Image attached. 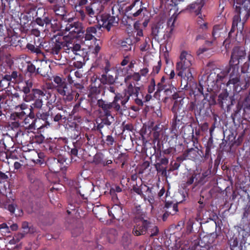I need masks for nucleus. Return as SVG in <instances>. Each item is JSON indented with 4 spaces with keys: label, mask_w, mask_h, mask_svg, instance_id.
<instances>
[{
    "label": "nucleus",
    "mask_w": 250,
    "mask_h": 250,
    "mask_svg": "<svg viewBox=\"0 0 250 250\" xmlns=\"http://www.w3.org/2000/svg\"><path fill=\"white\" fill-rule=\"evenodd\" d=\"M140 206L136 208V212L133 219L134 226L132 234L136 236L149 234L150 237L157 236L159 232V229L154 224L147 216V213L138 209Z\"/></svg>",
    "instance_id": "nucleus-1"
},
{
    "label": "nucleus",
    "mask_w": 250,
    "mask_h": 250,
    "mask_svg": "<svg viewBox=\"0 0 250 250\" xmlns=\"http://www.w3.org/2000/svg\"><path fill=\"white\" fill-rule=\"evenodd\" d=\"M193 57L186 51H183L180 56V61L176 64V70L179 77H187V80L191 81L193 77L191 72Z\"/></svg>",
    "instance_id": "nucleus-2"
},
{
    "label": "nucleus",
    "mask_w": 250,
    "mask_h": 250,
    "mask_svg": "<svg viewBox=\"0 0 250 250\" xmlns=\"http://www.w3.org/2000/svg\"><path fill=\"white\" fill-rule=\"evenodd\" d=\"M53 81L56 84L54 88L60 95L63 96V99L65 102H71L74 97L78 99L79 97V94L68 84L64 79L59 76H55Z\"/></svg>",
    "instance_id": "nucleus-3"
},
{
    "label": "nucleus",
    "mask_w": 250,
    "mask_h": 250,
    "mask_svg": "<svg viewBox=\"0 0 250 250\" xmlns=\"http://www.w3.org/2000/svg\"><path fill=\"white\" fill-rule=\"evenodd\" d=\"M51 95V93L45 89L33 88L31 90V95L26 102L33 101L31 106L36 109H40L43 105V102L48 100Z\"/></svg>",
    "instance_id": "nucleus-4"
},
{
    "label": "nucleus",
    "mask_w": 250,
    "mask_h": 250,
    "mask_svg": "<svg viewBox=\"0 0 250 250\" xmlns=\"http://www.w3.org/2000/svg\"><path fill=\"white\" fill-rule=\"evenodd\" d=\"M126 87L124 89L122 93H117V97H119L121 104L123 109L125 110L127 107L126 104L128 102L130 97H138L141 91V87L136 85L134 82L125 83Z\"/></svg>",
    "instance_id": "nucleus-5"
},
{
    "label": "nucleus",
    "mask_w": 250,
    "mask_h": 250,
    "mask_svg": "<svg viewBox=\"0 0 250 250\" xmlns=\"http://www.w3.org/2000/svg\"><path fill=\"white\" fill-rule=\"evenodd\" d=\"M119 97H117L116 95L112 102L108 103L102 99H100L97 100V105L102 110L104 115L109 116L110 114H112L111 112L112 111L118 113H122L123 111L124 110L122 105H120V104L119 103Z\"/></svg>",
    "instance_id": "nucleus-6"
},
{
    "label": "nucleus",
    "mask_w": 250,
    "mask_h": 250,
    "mask_svg": "<svg viewBox=\"0 0 250 250\" xmlns=\"http://www.w3.org/2000/svg\"><path fill=\"white\" fill-rule=\"evenodd\" d=\"M0 87L6 89L10 86L11 82H21L22 74L17 71H12L11 73L6 71L0 74Z\"/></svg>",
    "instance_id": "nucleus-7"
},
{
    "label": "nucleus",
    "mask_w": 250,
    "mask_h": 250,
    "mask_svg": "<svg viewBox=\"0 0 250 250\" xmlns=\"http://www.w3.org/2000/svg\"><path fill=\"white\" fill-rule=\"evenodd\" d=\"M111 10L112 16L109 15L102 18L101 20L102 24L99 23L98 24L100 26L99 29L102 27L104 29L109 31L112 27L116 26L118 24L119 21L118 16L120 13L119 9L118 6H113L112 7Z\"/></svg>",
    "instance_id": "nucleus-8"
},
{
    "label": "nucleus",
    "mask_w": 250,
    "mask_h": 250,
    "mask_svg": "<svg viewBox=\"0 0 250 250\" xmlns=\"http://www.w3.org/2000/svg\"><path fill=\"white\" fill-rule=\"evenodd\" d=\"M245 55V51L241 49L240 47H234L229 62V66L227 69L229 71L232 69L233 74L237 73L239 68L240 61L244 58Z\"/></svg>",
    "instance_id": "nucleus-9"
},
{
    "label": "nucleus",
    "mask_w": 250,
    "mask_h": 250,
    "mask_svg": "<svg viewBox=\"0 0 250 250\" xmlns=\"http://www.w3.org/2000/svg\"><path fill=\"white\" fill-rule=\"evenodd\" d=\"M147 13L146 8L142 5V2L138 0H134L133 2L127 6L125 9V15L131 18L145 17Z\"/></svg>",
    "instance_id": "nucleus-10"
},
{
    "label": "nucleus",
    "mask_w": 250,
    "mask_h": 250,
    "mask_svg": "<svg viewBox=\"0 0 250 250\" xmlns=\"http://www.w3.org/2000/svg\"><path fill=\"white\" fill-rule=\"evenodd\" d=\"M224 238V236L221 231H219L218 233L216 232L210 233L209 236L204 237L203 240L204 241L207 240V243L202 245V242L199 245V250H213V246L212 245L214 244V245L219 244V240H222Z\"/></svg>",
    "instance_id": "nucleus-11"
},
{
    "label": "nucleus",
    "mask_w": 250,
    "mask_h": 250,
    "mask_svg": "<svg viewBox=\"0 0 250 250\" xmlns=\"http://www.w3.org/2000/svg\"><path fill=\"white\" fill-rule=\"evenodd\" d=\"M66 32H60L61 38L63 44V47L65 50V52L69 53L71 51L73 46L77 42L78 39L77 35L80 33L84 32H69L67 35H65Z\"/></svg>",
    "instance_id": "nucleus-12"
},
{
    "label": "nucleus",
    "mask_w": 250,
    "mask_h": 250,
    "mask_svg": "<svg viewBox=\"0 0 250 250\" xmlns=\"http://www.w3.org/2000/svg\"><path fill=\"white\" fill-rule=\"evenodd\" d=\"M53 42L48 49V52L54 55V59L60 60L62 57L61 50L63 47V43L62 41L60 32L56 35H54L52 38Z\"/></svg>",
    "instance_id": "nucleus-13"
},
{
    "label": "nucleus",
    "mask_w": 250,
    "mask_h": 250,
    "mask_svg": "<svg viewBox=\"0 0 250 250\" xmlns=\"http://www.w3.org/2000/svg\"><path fill=\"white\" fill-rule=\"evenodd\" d=\"M208 105L205 101H191L187 106L188 111H193L195 116H200L206 113V109H208Z\"/></svg>",
    "instance_id": "nucleus-14"
},
{
    "label": "nucleus",
    "mask_w": 250,
    "mask_h": 250,
    "mask_svg": "<svg viewBox=\"0 0 250 250\" xmlns=\"http://www.w3.org/2000/svg\"><path fill=\"white\" fill-rule=\"evenodd\" d=\"M229 72V71L227 69V67L220 73L211 72L207 77V83L208 85L214 86L222 83L223 80L228 75Z\"/></svg>",
    "instance_id": "nucleus-15"
},
{
    "label": "nucleus",
    "mask_w": 250,
    "mask_h": 250,
    "mask_svg": "<svg viewBox=\"0 0 250 250\" xmlns=\"http://www.w3.org/2000/svg\"><path fill=\"white\" fill-rule=\"evenodd\" d=\"M235 10L246 21L250 15V0H236Z\"/></svg>",
    "instance_id": "nucleus-16"
},
{
    "label": "nucleus",
    "mask_w": 250,
    "mask_h": 250,
    "mask_svg": "<svg viewBox=\"0 0 250 250\" xmlns=\"http://www.w3.org/2000/svg\"><path fill=\"white\" fill-rule=\"evenodd\" d=\"M23 76L22 75V80L21 82L16 83H15L19 84L18 88L19 91L23 93L22 99L23 101L26 102L29 97L31 94V90L33 89V81L31 79L23 81Z\"/></svg>",
    "instance_id": "nucleus-17"
},
{
    "label": "nucleus",
    "mask_w": 250,
    "mask_h": 250,
    "mask_svg": "<svg viewBox=\"0 0 250 250\" xmlns=\"http://www.w3.org/2000/svg\"><path fill=\"white\" fill-rule=\"evenodd\" d=\"M171 111L174 114V123L173 124L172 128L176 130L181 125L184 124V119L186 115L185 108L172 107Z\"/></svg>",
    "instance_id": "nucleus-18"
},
{
    "label": "nucleus",
    "mask_w": 250,
    "mask_h": 250,
    "mask_svg": "<svg viewBox=\"0 0 250 250\" xmlns=\"http://www.w3.org/2000/svg\"><path fill=\"white\" fill-rule=\"evenodd\" d=\"M105 63L104 68V73L101 75L100 82L103 84L112 85L115 83V78L111 74H108L110 70V63L107 59L104 58L103 60Z\"/></svg>",
    "instance_id": "nucleus-19"
},
{
    "label": "nucleus",
    "mask_w": 250,
    "mask_h": 250,
    "mask_svg": "<svg viewBox=\"0 0 250 250\" xmlns=\"http://www.w3.org/2000/svg\"><path fill=\"white\" fill-rule=\"evenodd\" d=\"M114 121V117L112 114H110L109 116L103 115L100 120H97V129L100 131L102 135V137L104 136L103 129L106 126L107 129L109 130V126L111 125Z\"/></svg>",
    "instance_id": "nucleus-20"
},
{
    "label": "nucleus",
    "mask_w": 250,
    "mask_h": 250,
    "mask_svg": "<svg viewBox=\"0 0 250 250\" xmlns=\"http://www.w3.org/2000/svg\"><path fill=\"white\" fill-rule=\"evenodd\" d=\"M65 162V160L62 158H52L48 160L47 165L50 171L57 173L62 169Z\"/></svg>",
    "instance_id": "nucleus-21"
},
{
    "label": "nucleus",
    "mask_w": 250,
    "mask_h": 250,
    "mask_svg": "<svg viewBox=\"0 0 250 250\" xmlns=\"http://www.w3.org/2000/svg\"><path fill=\"white\" fill-rule=\"evenodd\" d=\"M211 168L212 166H210L208 169L203 171L201 173H198L197 179L195 182V186H203L210 180L213 176Z\"/></svg>",
    "instance_id": "nucleus-22"
},
{
    "label": "nucleus",
    "mask_w": 250,
    "mask_h": 250,
    "mask_svg": "<svg viewBox=\"0 0 250 250\" xmlns=\"http://www.w3.org/2000/svg\"><path fill=\"white\" fill-rule=\"evenodd\" d=\"M165 212L163 215L162 219L165 221L169 215H174L178 211V203H173L172 202H166L164 208Z\"/></svg>",
    "instance_id": "nucleus-23"
},
{
    "label": "nucleus",
    "mask_w": 250,
    "mask_h": 250,
    "mask_svg": "<svg viewBox=\"0 0 250 250\" xmlns=\"http://www.w3.org/2000/svg\"><path fill=\"white\" fill-rule=\"evenodd\" d=\"M35 107H32V106H30L29 113L27 114L23 120L25 125H27V127L30 129H35L36 128V122L37 121L36 114L34 113V109Z\"/></svg>",
    "instance_id": "nucleus-24"
},
{
    "label": "nucleus",
    "mask_w": 250,
    "mask_h": 250,
    "mask_svg": "<svg viewBox=\"0 0 250 250\" xmlns=\"http://www.w3.org/2000/svg\"><path fill=\"white\" fill-rule=\"evenodd\" d=\"M245 21L243 19V16L236 13L233 17L232 27L230 31H243Z\"/></svg>",
    "instance_id": "nucleus-25"
},
{
    "label": "nucleus",
    "mask_w": 250,
    "mask_h": 250,
    "mask_svg": "<svg viewBox=\"0 0 250 250\" xmlns=\"http://www.w3.org/2000/svg\"><path fill=\"white\" fill-rule=\"evenodd\" d=\"M218 101L222 108L224 107L229 108L233 104L234 100L232 97L229 96L227 92H225L219 95Z\"/></svg>",
    "instance_id": "nucleus-26"
},
{
    "label": "nucleus",
    "mask_w": 250,
    "mask_h": 250,
    "mask_svg": "<svg viewBox=\"0 0 250 250\" xmlns=\"http://www.w3.org/2000/svg\"><path fill=\"white\" fill-rule=\"evenodd\" d=\"M198 175V173L194 171L188 173L185 181L181 184V187L188 188L189 186L193 185L192 189H193L196 187L195 186V182L197 179Z\"/></svg>",
    "instance_id": "nucleus-27"
},
{
    "label": "nucleus",
    "mask_w": 250,
    "mask_h": 250,
    "mask_svg": "<svg viewBox=\"0 0 250 250\" xmlns=\"http://www.w3.org/2000/svg\"><path fill=\"white\" fill-rule=\"evenodd\" d=\"M203 222L201 221L197 222L196 217L189 219L186 224V230L188 234L194 232V225H197V228H195V231H199V228L201 227Z\"/></svg>",
    "instance_id": "nucleus-28"
},
{
    "label": "nucleus",
    "mask_w": 250,
    "mask_h": 250,
    "mask_svg": "<svg viewBox=\"0 0 250 250\" xmlns=\"http://www.w3.org/2000/svg\"><path fill=\"white\" fill-rule=\"evenodd\" d=\"M170 86H173L170 81L166 82L165 76H163L157 84V90L156 93H160L161 91H166L167 89H169Z\"/></svg>",
    "instance_id": "nucleus-29"
},
{
    "label": "nucleus",
    "mask_w": 250,
    "mask_h": 250,
    "mask_svg": "<svg viewBox=\"0 0 250 250\" xmlns=\"http://www.w3.org/2000/svg\"><path fill=\"white\" fill-rule=\"evenodd\" d=\"M108 213L109 216L113 219H117V217H120L122 215V208L118 205H115L108 210Z\"/></svg>",
    "instance_id": "nucleus-30"
},
{
    "label": "nucleus",
    "mask_w": 250,
    "mask_h": 250,
    "mask_svg": "<svg viewBox=\"0 0 250 250\" xmlns=\"http://www.w3.org/2000/svg\"><path fill=\"white\" fill-rule=\"evenodd\" d=\"M9 41L11 44L15 46L21 45V38L18 36L17 32H7Z\"/></svg>",
    "instance_id": "nucleus-31"
},
{
    "label": "nucleus",
    "mask_w": 250,
    "mask_h": 250,
    "mask_svg": "<svg viewBox=\"0 0 250 250\" xmlns=\"http://www.w3.org/2000/svg\"><path fill=\"white\" fill-rule=\"evenodd\" d=\"M228 244L229 246L227 250H242L241 246H238V240L236 237L234 236L230 238L228 241Z\"/></svg>",
    "instance_id": "nucleus-32"
},
{
    "label": "nucleus",
    "mask_w": 250,
    "mask_h": 250,
    "mask_svg": "<svg viewBox=\"0 0 250 250\" xmlns=\"http://www.w3.org/2000/svg\"><path fill=\"white\" fill-rule=\"evenodd\" d=\"M232 72V69H231L229 73V80L227 83V85L232 84L233 85L234 87H235L239 85L238 83H239V79L238 77L239 70H238V72L235 74H233Z\"/></svg>",
    "instance_id": "nucleus-33"
},
{
    "label": "nucleus",
    "mask_w": 250,
    "mask_h": 250,
    "mask_svg": "<svg viewBox=\"0 0 250 250\" xmlns=\"http://www.w3.org/2000/svg\"><path fill=\"white\" fill-rule=\"evenodd\" d=\"M204 99L203 101H205V103H207L208 105V108H209L211 105L216 104V96L212 93H206L204 95Z\"/></svg>",
    "instance_id": "nucleus-34"
},
{
    "label": "nucleus",
    "mask_w": 250,
    "mask_h": 250,
    "mask_svg": "<svg viewBox=\"0 0 250 250\" xmlns=\"http://www.w3.org/2000/svg\"><path fill=\"white\" fill-rule=\"evenodd\" d=\"M189 103V99L188 98L183 97L179 100H176L174 102L172 107H174L175 108H185V105H187V107Z\"/></svg>",
    "instance_id": "nucleus-35"
},
{
    "label": "nucleus",
    "mask_w": 250,
    "mask_h": 250,
    "mask_svg": "<svg viewBox=\"0 0 250 250\" xmlns=\"http://www.w3.org/2000/svg\"><path fill=\"white\" fill-rule=\"evenodd\" d=\"M168 164V159L166 157L161 158L160 162L156 165L157 170L163 171H166V166Z\"/></svg>",
    "instance_id": "nucleus-36"
},
{
    "label": "nucleus",
    "mask_w": 250,
    "mask_h": 250,
    "mask_svg": "<svg viewBox=\"0 0 250 250\" xmlns=\"http://www.w3.org/2000/svg\"><path fill=\"white\" fill-rule=\"evenodd\" d=\"M107 2L91 1L90 5L98 14L102 12L104 9V5Z\"/></svg>",
    "instance_id": "nucleus-37"
},
{
    "label": "nucleus",
    "mask_w": 250,
    "mask_h": 250,
    "mask_svg": "<svg viewBox=\"0 0 250 250\" xmlns=\"http://www.w3.org/2000/svg\"><path fill=\"white\" fill-rule=\"evenodd\" d=\"M132 45V41L130 38H126L121 42L122 49L125 51L131 50Z\"/></svg>",
    "instance_id": "nucleus-38"
},
{
    "label": "nucleus",
    "mask_w": 250,
    "mask_h": 250,
    "mask_svg": "<svg viewBox=\"0 0 250 250\" xmlns=\"http://www.w3.org/2000/svg\"><path fill=\"white\" fill-rule=\"evenodd\" d=\"M79 147V144L77 141L73 142L71 146H67L68 151L71 156H77Z\"/></svg>",
    "instance_id": "nucleus-39"
},
{
    "label": "nucleus",
    "mask_w": 250,
    "mask_h": 250,
    "mask_svg": "<svg viewBox=\"0 0 250 250\" xmlns=\"http://www.w3.org/2000/svg\"><path fill=\"white\" fill-rule=\"evenodd\" d=\"M26 71L27 72L30 73V76H36L40 73L39 71V68H36L35 65L30 62L28 63L26 67Z\"/></svg>",
    "instance_id": "nucleus-40"
},
{
    "label": "nucleus",
    "mask_w": 250,
    "mask_h": 250,
    "mask_svg": "<svg viewBox=\"0 0 250 250\" xmlns=\"http://www.w3.org/2000/svg\"><path fill=\"white\" fill-rule=\"evenodd\" d=\"M152 138L153 142L159 140L161 135V129L158 127V125H155L152 128Z\"/></svg>",
    "instance_id": "nucleus-41"
},
{
    "label": "nucleus",
    "mask_w": 250,
    "mask_h": 250,
    "mask_svg": "<svg viewBox=\"0 0 250 250\" xmlns=\"http://www.w3.org/2000/svg\"><path fill=\"white\" fill-rule=\"evenodd\" d=\"M81 31L82 25L80 22H74V23L70 24L69 26H67L65 28V31Z\"/></svg>",
    "instance_id": "nucleus-42"
},
{
    "label": "nucleus",
    "mask_w": 250,
    "mask_h": 250,
    "mask_svg": "<svg viewBox=\"0 0 250 250\" xmlns=\"http://www.w3.org/2000/svg\"><path fill=\"white\" fill-rule=\"evenodd\" d=\"M85 11L86 14L89 17L97 20V17L99 14L94 10V9L92 7V6H91L90 5L85 7Z\"/></svg>",
    "instance_id": "nucleus-43"
},
{
    "label": "nucleus",
    "mask_w": 250,
    "mask_h": 250,
    "mask_svg": "<svg viewBox=\"0 0 250 250\" xmlns=\"http://www.w3.org/2000/svg\"><path fill=\"white\" fill-rule=\"evenodd\" d=\"M153 143L154 144L153 155L156 153H161V149L163 148V142L159 140L153 142Z\"/></svg>",
    "instance_id": "nucleus-44"
},
{
    "label": "nucleus",
    "mask_w": 250,
    "mask_h": 250,
    "mask_svg": "<svg viewBox=\"0 0 250 250\" xmlns=\"http://www.w3.org/2000/svg\"><path fill=\"white\" fill-rule=\"evenodd\" d=\"M44 140L45 137L44 136L40 133L35 134L34 135L32 136V143L41 144L44 141Z\"/></svg>",
    "instance_id": "nucleus-45"
},
{
    "label": "nucleus",
    "mask_w": 250,
    "mask_h": 250,
    "mask_svg": "<svg viewBox=\"0 0 250 250\" xmlns=\"http://www.w3.org/2000/svg\"><path fill=\"white\" fill-rule=\"evenodd\" d=\"M102 92V89L99 86L91 85L89 93L88 96H95L99 95Z\"/></svg>",
    "instance_id": "nucleus-46"
},
{
    "label": "nucleus",
    "mask_w": 250,
    "mask_h": 250,
    "mask_svg": "<svg viewBox=\"0 0 250 250\" xmlns=\"http://www.w3.org/2000/svg\"><path fill=\"white\" fill-rule=\"evenodd\" d=\"M132 79L135 82H138L141 80V76L139 73H134L132 75H127L125 77L124 81L125 83H130L129 81Z\"/></svg>",
    "instance_id": "nucleus-47"
},
{
    "label": "nucleus",
    "mask_w": 250,
    "mask_h": 250,
    "mask_svg": "<svg viewBox=\"0 0 250 250\" xmlns=\"http://www.w3.org/2000/svg\"><path fill=\"white\" fill-rule=\"evenodd\" d=\"M188 159H194L197 156L198 151L193 148L188 149L185 151Z\"/></svg>",
    "instance_id": "nucleus-48"
},
{
    "label": "nucleus",
    "mask_w": 250,
    "mask_h": 250,
    "mask_svg": "<svg viewBox=\"0 0 250 250\" xmlns=\"http://www.w3.org/2000/svg\"><path fill=\"white\" fill-rule=\"evenodd\" d=\"M53 10L57 15L63 17L66 14L64 7L56 5L54 7Z\"/></svg>",
    "instance_id": "nucleus-49"
},
{
    "label": "nucleus",
    "mask_w": 250,
    "mask_h": 250,
    "mask_svg": "<svg viewBox=\"0 0 250 250\" xmlns=\"http://www.w3.org/2000/svg\"><path fill=\"white\" fill-rule=\"evenodd\" d=\"M242 107L243 108L245 112L246 110L250 109V95L249 93L242 103Z\"/></svg>",
    "instance_id": "nucleus-50"
},
{
    "label": "nucleus",
    "mask_w": 250,
    "mask_h": 250,
    "mask_svg": "<svg viewBox=\"0 0 250 250\" xmlns=\"http://www.w3.org/2000/svg\"><path fill=\"white\" fill-rule=\"evenodd\" d=\"M180 12L179 13H174L172 16L170 18V19L168 20L167 21V25L168 26L170 27V31H172L173 30V27H174V22L176 21L179 14L180 13Z\"/></svg>",
    "instance_id": "nucleus-51"
},
{
    "label": "nucleus",
    "mask_w": 250,
    "mask_h": 250,
    "mask_svg": "<svg viewBox=\"0 0 250 250\" xmlns=\"http://www.w3.org/2000/svg\"><path fill=\"white\" fill-rule=\"evenodd\" d=\"M35 22L40 26H43L44 24L47 26L50 25V20L48 18H45L43 20L40 18H38L36 19Z\"/></svg>",
    "instance_id": "nucleus-52"
},
{
    "label": "nucleus",
    "mask_w": 250,
    "mask_h": 250,
    "mask_svg": "<svg viewBox=\"0 0 250 250\" xmlns=\"http://www.w3.org/2000/svg\"><path fill=\"white\" fill-rule=\"evenodd\" d=\"M187 9H190V10H193L195 9V12L198 14L199 13V11H200L201 9V6L200 3H193L190 4V5H188L187 8Z\"/></svg>",
    "instance_id": "nucleus-53"
},
{
    "label": "nucleus",
    "mask_w": 250,
    "mask_h": 250,
    "mask_svg": "<svg viewBox=\"0 0 250 250\" xmlns=\"http://www.w3.org/2000/svg\"><path fill=\"white\" fill-rule=\"evenodd\" d=\"M181 77V85H184V88L188 90L189 87H190L191 83H193V80L188 81L187 80V77Z\"/></svg>",
    "instance_id": "nucleus-54"
},
{
    "label": "nucleus",
    "mask_w": 250,
    "mask_h": 250,
    "mask_svg": "<svg viewBox=\"0 0 250 250\" xmlns=\"http://www.w3.org/2000/svg\"><path fill=\"white\" fill-rule=\"evenodd\" d=\"M162 67V62L161 60H159L156 65L153 66L152 71L151 72V75H155L159 72Z\"/></svg>",
    "instance_id": "nucleus-55"
},
{
    "label": "nucleus",
    "mask_w": 250,
    "mask_h": 250,
    "mask_svg": "<svg viewBox=\"0 0 250 250\" xmlns=\"http://www.w3.org/2000/svg\"><path fill=\"white\" fill-rule=\"evenodd\" d=\"M48 151L50 153L56 154L58 153L59 149L57 147V145L55 143H50L48 144Z\"/></svg>",
    "instance_id": "nucleus-56"
},
{
    "label": "nucleus",
    "mask_w": 250,
    "mask_h": 250,
    "mask_svg": "<svg viewBox=\"0 0 250 250\" xmlns=\"http://www.w3.org/2000/svg\"><path fill=\"white\" fill-rule=\"evenodd\" d=\"M211 149L206 147L205 154H203V152L202 150H200V151L203 154V156L205 160L209 159V163H212V159L211 157Z\"/></svg>",
    "instance_id": "nucleus-57"
},
{
    "label": "nucleus",
    "mask_w": 250,
    "mask_h": 250,
    "mask_svg": "<svg viewBox=\"0 0 250 250\" xmlns=\"http://www.w3.org/2000/svg\"><path fill=\"white\" fill-rule=\"evenodd\" d=\"M26 48L31 51V53H36V54L41 53L40 49L38 47H35L34 45L28 43L26 46Z\"/></svg>",
    "instance_id": "nucleus-58"
},
{
    "label": "nucleus",
    "mask_w": 250,
    "mask_h": 250,
    "mask_svg": "<svg viewBox=\"0 0 250 250\" xmlns=\"http://www.w3.org/2000/svg\"><path fill=\"white\" fill-rule=\"evenodd\" d=\"M134 101L135 104L138 106H142L144 102V101H143V99H144V94L143 93L140 92V95L139 94L138 97H134Z\"/></svg>",
    "instance_id": "nucleus-59"
},
{
    "label": "nucleus",
    "mask_w": 250,
    "mask_h": 250,
    "mask_svg": "<svg viewBox=\"0 0 250 250\" xmlns=\"http://www.w3.org/2000/svg\"><path fill=\"white\" fill-rule=\"evenodd\" d=\"M175 90L176 87L173 85L170 86L169 89H167L166 91H164V94L167 96L166 98H171Z\"/></svg>",
    "instance_id": "nucleus-60"
},
{
    "label": "nucleus",
    "mask_w": 250,
    "mask_h": 250,
    "mask_svg": "<svg viewBox=\"0 0 250 250\" xmlns=\"http://www.w3.org/2000/svg\"><path fill=\"white\" fill-rule=\"evenodd\" d=\"M17 207L16 204L13 203L10 205H5L3 208L8 210L11 215H13L15 213L16 208Z\"/></svg>",
    "instance_id": "nucleus-61"
},
{
    "label": "nucleus",
    "mask_w": 250,
    "mask_h": 250,
    "mask_svg": "<svg viewBox=\"0 0 250 250\" xmlns=\"http://www.w3.org/2000/svg\"><path fill=\"white\" fill-rule=\"evenodd\" d=\"M182 190L180 191V193L182 196V201H185L188 196L189 188L187 187H182Z\"/></svg>",
    "instance_id": "nucleus-62"
},
{
    "label": "nucleus",
    "mask_w": 250,
    "mask_h": 250,
    "mask_svg": "<svg viewBox=\"0 0 250 250\" xmlns=\"http://www.w3.org/2000/svg\"><path fill=\"white\" fill-rule=\"evenodd\" d=\"M155 81L154 78H152L150 80V83L148 86L147 91L148 93L151 94L153 93L155 89Z\"/></svg>",
    "instance_id": "nucleus-63"
},
{
    "label": "nucleus",
    "mask_w": 250,
    "mask_h": 250,
    "mask_svg": "<svg viewBox=\"0 0 250 250\" xmlns=\"http://www.w3.org/2000/svg\"><path fill=\"white\" fill-rule=\"evenodd\" d=\"M122 191V188L119 186L115 185L111 188L109 193L110 195H116V193H119Z\"/></svg>",
    "instance_id": "nucleus-64"
}]
</instances>
